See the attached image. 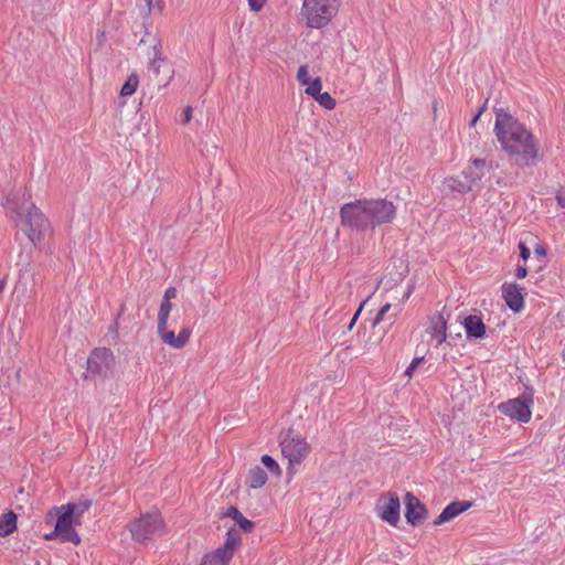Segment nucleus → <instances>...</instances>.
Segmentation results:
<instances>
[{
	"label": "nucleus",
	"instance_id": "24",
	"mask_svg": "<svg viewBox=\"0 0 565 565\" xmlns=\"http://www.w3.org/2000/svg\"><path fill=\"white\" fill-rule=\"evenodd\" d=\"M226 514L232 518L245 532H250L253 530L254 523L247 520L236 508H230Z\"/></svg>",
	"mask_w": 565,
	"mask_h": 565
},
{
	"label": "nucleus",
	"instance_id": "7",
	"mask_svg": "<svg viewBox=\"0 0 565 565\" xmlns=\"http://www.w3.org/2000/svg\"><path fill=\"white\" fill-rule=\"evenodd\" d=\"M163 522L159 512L142 514L129 525V531L137 542H145L163 532Z\"/></svg>",
	"mask_w": 565,
	"mask_h": 565
},
{
	"label": "nucleus",
	"instance_id": "33",
	"mask_svg": "<svg viewBox=\"0 0 565 565\" xmlns=\"http://www.w3.org/2000/svg\"><path fill=\"white\" fill-rule=\"evenodd\" d=\"M178 295V290L175 287H169L164 290L162 299L171 301Z\"/></svg>",
	"mask_w": 565,
	"mask_h": 565
},
{
	"label": "nucleus",
	"instance_id": "44",
	"mask_svg": "<svg viewBox=\"0 0 565 565\" xmlns=\"http://www.w3.org/2000/svg\"><path fill=\"white\" fill-rule=\"evenodd\" d=\"M54 536H57V535L55 534V531H54L53 533H51V534H46V535H45V539H46V540H52Z\"/></svg>",
	"mask_w": 565,
	"mask_h": 565
},
{
	"label": "nucleus",
	"instance_id": "13",
	"mask_svg": "<svg viewBox=\"0 0 565 565\" xmlns=\"http://www.w3.org/2000/svg\"><path fill=\"white\" fill-rule=\"evenodd\" d=\"M404 503L405 518L409 524L418 525L426 519L427 510L425 505L412 492H406Z\"/></svg>",
	"mask_w": 565,
	"mask_h": 565
},
{
	"label": "nucleus",
	"instance_id": "31",
	"mask_svg": "<svg viewBox=\"0 0 565 565\" xmlns=\"http://www.w3.org/2000/svg\"><path fill=\"white\" fill-rule=\"evenodd\" d=\"M392 305L391 303H385L377 312L374 321H373V327L379 324L381 321H383L384 319V316L386 312H388V310L391 309Z\"/></svg>",
	"mask_w": 565,
	"mask_h": 565
},
{
	"label": "nucleus",
	"instance_id": "23",
	"mask_svg": "<svg viewBox=\"0 0 565 565\" xmlns=\"http://www.w3.org/2000/svg\"><path fill=\"white\" fill-rule=\"evenodd\" d=\"M241 542L239 534L235 531H228L226 534V540L223 546L218 547L221 551L226 552L230 556L233 557L234 551Z\"/></svg>",
	"mask_w": 565,
	"mask_h": 565
},
{
	"label": "nucleus",
	"instance_id": "26",
	"mask_svg": "<svg viewBox=\"0 0 565 565\" xmlns=\"http://www.w3.org/2000/svg\"><path fill=\"white\" fill-rule=\"evenodd\" d=\"M311 97L328 110H332L335 107V99L327 92L322 93L319 90L318 94H315Z\"/></svg>",
	"mask_w": 565,
	"mask_h": 565
},
{
	"label": "nucleus",
	"instance_id": "43",
	"mask_svg": "<svg viewBox=\"0 0 565 565\" xmlns=\"http://www.w3.org/2000/svg\"><path fill=\"white\" fill-rule=\"evenodd\" d=\"M480 114L481 111H479L472 119H471V125H475L477 122V120L479 119L480 117Z\"/></svg>",
	"mask_w": 565,
	"mask_h": 565
},
{
	"label": "nucleus",
	"instance_id": "14",
	"mask_svg": "<svg viewBox=\"0 0 565 565\" xmlns=\"http://www.w3.org/2000/svg\"><path fill=\"white\" fill-rule=\"evenodd\" d=\"M426 333L437 345L445 342L447 338V321L440 313H434L428 318Z\"/></svg>",
	"mask_w": 565,
	"mask_h": 565
},
{
	"label": "nucleus",
	"instance_id": "22",
	"mask_svg": "<svg viewBox=\"0 0 565 565\" xmlns=\"http://www.w3.org/2000/svg\"><path fill=\"white\" fill-rule=\"evenodd\" d=\"M17 529V515L9 511L0 515V535L7 536Z\"/></svg>",
	"mask_w": 565,
	"mask_h": 565
},
{
	"label": "nucleus",
	"instance_id": "35",
	"mask_svg": "<svg viewBox=\"0 0 565 565\" xmlns=\"http://www.w3.org/2000/svg\"><path fill=\"white\" fill-rule=\"evenodd\" d=\"M519 249H520V256L523 260H527L529 257H530V249L527 248V246L525 245V243L523 242H520L519 243Z\"/></svg>",
	"mask_w": 565,
	"mask_h": 565
},
{
	"label": "nucleus",
	"instance_id": "19",
	"mask_svg": "<svg viewBox=\"0 0 565 565\" xmlns=\"http://www.w3.org/2000/svg\"><path fill=\"white\" fill-rule=\"evenodd\" d=\"M267 482V473L258 466L248 472L247 484L252 489H259Z\"/></svg>",
	"mask_w": 565,
	"mask_h": 565
},
{
	"label": "nucleus",
	"instance_id": "36",
	"mask_svg": "<svg viewBox=\"0 0 565 565\" xmlns=\"http://www.w3.org/2000/svg\"><path fill=\"white\" fill-rule=\"evenodd\" d=\"M265 3V0H248L249 8L253 11H259Z\"/></svg>",
	"mask_w": 565,
	"mask_h": 565
},
{
	"label": "nucleus",
	"instance_id": "20",
	"mask_svg": "<svg viewBox=\"0 0 565 565\" xmlns=\"http://www.w3.org/2000/svg\"><path fill=\"white\" fill-rule=\"evenodd\" d=\"M231 559L232 556L217 548L214 552L206 554L203 557L201 565H228Z\"/></svg>",
	"mask_w": 565,
	"mask_h": 565
},
{
	"label": "nucleus",
	"instance_id": "30",
	"mask_svg": "<svg viewBox=\"0 0 565 565\" xmlns=\"http://www.w3.org/2000/svg\"><path fill=\"white\" fill-rule=\"evenodd\" d=\"M146 6L148 9V14L151 13L152 10H162L163 9V0H146Z\"/></svg>",
	"mask_w": 565,
	"mask_h": 565
},
{
	"label": "nucleus",
	"instance_id": "21",
	"mask_svg": "<svg viewBox=\"0 0 565 565\" xmlns=\"http://www.w3.org/2000/svg\"><path fill=\"white\" fill-rule=\"evenodd\" d=\"M167 68L166 76L160 79L164 85L168 84L172 76H173V70L168 65V63L161 58V57H154L150 63V71L156 75L159 76L161 68Z\"/></svg>",
	"mask_w": 565,
	"mask_h": 565
},
{
	"label": "nucleus",
	"instance_id": "5",
	"mask_svg": "<svg viewBox=\"0 0 565 565\" xmlns=\"http://www.w3.org/2000/svg\"><path fill=\"white\" fill-rule=\"evenodd\" d=\"M340 0H303L301 15L309 28L327 25L337 13Z\"/></svg>",
	"mask_w": 565,
	"mask_h": 565
},
{
	"label": "nucleus",
	"instance_id": "4",
	"mask_svg": "<svg viewBox=\"0 0 565 565\" xmlns=\"http://www.w3.org/2000/svg\"><path fill=\"white\" fill-rule=\"evenodd\" d=\"M173 305L169 300H161L159 312H158V326L157 332L160 340L172 349H182L189 342L191 337V329L183 328L177 335L172 330L169 329L168 322L172 311Z\"/></svg>",
	"mask_w": 565,
	"mask_h": 565
},
{
	"label": "nucleus",
	"instance_id": "38",
	"mask_svg": "<svg viewBox=\"0 0 565 565\" xmlns=\"http://www.w3.org/2000/svg\"><path fill=\"white\" fill-rule=\"evenodd\" d=\"M192 118V107L191 106H186L183 110V124H188Z\"/></svg>",
	"mask_w": 565,
	"mask_h": 565
},
{
	"label": "nucleus",
	"instance_id": "37",
	"mask_svg": "<svg viewBox=\"0 0 565 565\" xmlns=\"http://www.w3.org/2000/svg\"><path fill=\"white\" fill-rule=\"evenodd\" d=\"M365 303V300L360 305L359 309L356 310L355 315L353 316V318L351 319L350 323L348 324V330H352V328L354 327V324L356 323V320L359 318V315L361 313L362 309H363V305Z\"/></svg>",
	"mask_w": 565,
	"mask_h": 565
},
{
	"label": "nucleus",
	"instance_id": "32",
	"mask_svg": "<svg viewBox=\"0 0 565 565\" xmlns=\"http://www.w3.org/2000/svg\"><path fill=\"white\" fill-rule=\"evenodd\" d=\"M556 200L558 205L565 209V184L557 190Z\"/></svg>",
	"mask_w": 565,
	"mask_h": 565
},
{
	"label": "nucleus",
	"instance_id": "28",
	"mask_svg": "<svg viewBox=\"0 0 565 565\" xmlns=\"http://www.w3.org/2000/svg\"><path fill=\"white\" fill-rule=\"evenodd\" d=\"M262 462L263 465L269 469L271 472L276 473V475H280V467L279 465L276 462V460L270 457L269 455H264L262 457Z\"/></svg>",
	"mask_w": 565,
	"mask_h": 565
},
{
	"label": "nucleus",
	"instance_id": "17",
	"mask_svg": "<svg viewBox=\"0 0 565 565\" xmlns=\"http://www.w3.org/2000/svg\"><path fill=\"white\" fill-rule=\"evenodd\" d=\"M472 505L471 502L456 501L448 504L438 518L434 521L435 525H441L446 522L451 521L460 513L467 511Z\"/></svg>",
	"mask_w": 565,
	"mask_h": 565
},
{
	"label": "nucleus",
	"instance_id": "27",
	"mask_svg": "<svg viewBox=\"0 0 565 565\" xmlns=\"http://www.w3.org/2000/svg\"><path fill=\"white\" fill-rule=\"evenodd\" d=\"M92 502L89 500H85L78 503H68L63 505L66 509H72V514L78 520L81 515H83L89 508Z\"/></svg>",
	"mask_w": 565,
	"mask_h": 565
},
{
	"label": "nucleus",
	"instance_id": "3",
	"mask_svg": "<svg viewBox=\"0 0 565 565\" xmlns=\"http://www.w3.org/2000/svg\"><path fill=\"white\" fill-rule=\"evenodd\" d=\"M3 205L14 214L15 226L32 244L36 245L44 238L50 228V222L30 201L26 192L9 194Z\"/></svg>",
	"mask_w": 565,
	"mask_h": 565
},
{
	"label": "nucleus",
	"instance_id": "11",
	"mask_svg": "<svg viewBox=\"0 0 565 565\" xmlns=\"http://www.w3.org/2000/svg\"><path fill=\"white\" fill-rule=\"evenodd\" d=\"M62 510V514L57 518L56 524H55V534L63 541V542H71L75 545L79 544L81 539L76 531L74 530V524L79 523V520H77L72 514V509H66L63 505L60 508Z\"/></svg>",
	"mask_w": 565,
	"mask_h": 565
},
{
	"label": "nucleus",
	"instance_id": "2",
	"mask_svg": "<svg viewBox=\"0 0 565 565\" xmlns=\"http://www.w3.org/2000/svg\"><path fill=\"white\" fill-rule=\"evenodd\" d=\"M395 215V205L385 199L356 200L340 209L341 224L356 232L373 231L376 226L391 223Z\"/></svg>",
	"mask_w": 565,
	"mask_h": 565
},
{
	"label": "nucleus",
	"instance_id": "29",
	"mask_svg": "<svg viewBox=\"0 0 565 565\" xmlns=\"http://www.w3.org/2000/svg\"><path fill=\"white\" fill-rule=\"evenodd\" d=\"M469 168H471L473 172L482 171L484 173L486 160L484 159H475V160H472L471 164L467 167L466 170H468Z\"/></svg>",
	"mask_w": 565,
	"mask_h": 565
},
{
	"label": "nucleus",
	"instance_id": "18",
	"mask_svg": "<svg viewBox=\"0 0 565 565\" xmlns=\"http://www.w3.org/2000/svg\"><path fill=\"white\" fill-rule=\"evenodd\" d=\"M461 323L468 338H483L486 335L487 328L480 317L467 316Z\"/></svg>",
	"mask_w": 565,
	"mask_h": 565
},
{
	"label": "nucleus",
	"instance_id": "34",
	"mask_svg": "<svg viewBox=\"0 0 565 565\" xmlns=\"http://www.w3.org/2000/svg\"><path fill=\"white\" fill-rule=\"evenodd\" d=\"M423 361V358H415L411 364L408 365V367L406 369L405 371V375L407 376H412L413 372L415 371L416 366Z\"/></svg>",
	"mask_w": 565,
	"mask_h": 565
},
{
	"label": "nucleus",
	"instance_id": "40",
	"mask_svg": "<svg viewBox=\"0 0 565 565\" xmlns=\"http://www.w3.org/2000/svg\"><path fill=\"white\" fill-rule=\"evenodd\" d=\"M534 254L539 257L544 258L546 256V249L542 245H536Z\"/></svg>",
	"mask_w": 565,
	"mask_h": 565
},
{
	"label": "nucleus",
	"instance_id": "25",
	"mask_svg": "<svg viewBox=\"0 0 565 565\" xmlns=\"http://www.w3.org/2000/svg\"><path fill=\"white\" fill-rule=\"evenodd\" d=\"M138 85H139L138 75L135 73L130 74L120 89V96H122V97L131 96L137 90Z\"/></svg>",
	"mask_w": 565,
	"mask_h": 565
},
{
	"label": "nucleus",
	"instance_id": "10",
	"mask_svg": "<svg viewBox=\"0 0 565 565\" xmlns=\"http://www.w3.org/2000/svg\"><path fill=\"white\" fill-rule=\"evenodd\" d=\"M531 405L532 399L530 397L520 396L505 403H501L499 405V411L511 419L527 423L532 416Z\"/></svg>",
	"mask_w": 565,
	"mask_h": 565
},
{
	"label": "nucleus",
	"instance_id": "12",
	"mask_svg": "<svg viewBox=\"0 0 565 565\" xmlns=\"http://www.w3.org/2000/svg\"><path fill=\"white\" fill-rule=\"evenodd\" d=\"M483 172H473L471 168L463 172V180L458 177L446 178L443 182L444 189L450 192H468L472 185L481 180Z\"/></svg>",
	"mask_w": 565,
	"mask_h": 565
},
{
	"label": "nucleus",
	"instance_id": "16",
	"mask_svg": "<svg viewBox=\"0 0 565 565\" xmlns=\"http://www.w3.org/2000/svg\"><path fill=\"white\" fill-rule=\"evenodd\" d=\"M502 296L507 306L514 312H519L524 307V299L521 289L515 284H504L502 286Z\"/></svg>",
	"mask_w": 565,
	"mask_h": 565
},
{
	"label": "nucleus",
	"instance_id": "6",
	"mask_svg": "<svg viewBox=\"0 0 565 565\" xmlns=\"http://www.w3.org/2000/svg\"><path fill=\"white\" fill-rule=\"evenodd\" d=\"M279 446L281 455L288 460V470L300 466L311 450L307 439L292 429L287 430L280 436Z\"/></svg>",
	"mask_w": 565,
	"mask_h": 565
},
{
	"label": "nucleus",
	"instance_id": "9",
	"mask_svg": "<svg viewBox=\"0 0 565 565\" xmlns=\"http://www.w3.org/2000/svg\"><path fill=\"white\" fill-rule=\"evenodd\" d=\"M377 515L382 521L391 525H397L401 515L399 498L396 493H385L380 497L375 507Z\"/></svg>",
	"mask_w": 565,
	"mask_h": 565
},
{
	"label": "nucleus",
	"instance_id": "15",
	"mask_svg": "<svg viewBox=\"0 0 565 565\" xmlns=\"http://www.w3.org/2000/svg\"><path fill=\"white\" fill-rule=\"evenodd\" d=\"M297 81L301 86H305V93L308 96L318 94L322 89V82L320 77L311 78L309 76V66L301 65L297 71Z\"/></svg>",
	"mask_w": 565,
	"mask_h": 565
},
{
	"label": "nucleus",
	"instance_id": "41",
	"mask_svg": "<svg viewBox=\"0 0 565 565\" xmlns=\"http://www.w3.org/2000/svg\"><path fill=\"white\" fill-rule=\"evenodd\" d=\"M414 290V287L411 285L407 287V290L404 292L403 297H402V302L404 303L405 301H407V299L411 297L412 292Z\"/></svg>",
	"mask_w": 565,
	"mask_h": 565
},
{
	"label": "nucleus",
	"instance_id": "8",
	"mask_svg": "<svg viewBox=\"0 0 565 565\" xmlns=\"http://www.w3.org/2000/svg\"><path fill=\"white\" fill-rule=\"evenodd\" d=\"M115 363V356L109 349H94L87 359V376L106 375Z\"/></svg>",
	"mask_w": 565,
	"mask_h": 565
},
{
	"label": "nucleus",
	"instance_id": "42",
	"mask_svg": "<svg viewBox=\"0 0 565 565\" xmlns=\"http://www.w3.org/2000/svg\"><path fill=\"white\" fill-rule=\"evenodd\" d=\"M394 310H395L394 316H397V315H399L402 312L403 306L402 305H396V306H394Z\"/></svg>",
	"mask_w": 565,
	"mask_h": 565
},
{
	"label": "nucleus",
	"instance_id": "1",
	"mask_svg": "<svg viewBox=\"0 0 565 565\" xmlns=\"http://www.w3.org/2000/svg\"><path fill=\"white\" fill-rule=\"evenodd\" d=\"M494 134L502 150L512 157L518 167L535 166L540 147L534 135L507 109L495 108Z\"/></svg>",
	"mask_w": 565,
	"mask_h": 565
},
{
	"label": "nucleus",
	"instance_id": "39",
	"mask_svg": "<svg viewBox=\"0 0 565 565\" xmlns=\"http://www.w3.org/2000/svg\"><path fill=\"white\" fill-rule=\"evenodd\" d=\"M527 275V270L524 266H518L516 270H515V277L518 279H523L525 278Z\"/></svg>",
	"mask_w": 565,
	"mask_h": 565
}]
</instances>
